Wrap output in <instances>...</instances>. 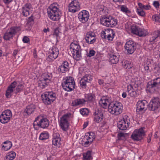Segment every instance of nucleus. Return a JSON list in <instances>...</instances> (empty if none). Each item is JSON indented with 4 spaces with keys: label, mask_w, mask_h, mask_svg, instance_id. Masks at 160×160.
<instances>
[{
    "label": "nucleus",
    "mask_w": 160,
    "mask_h": 160,
    "mask_svg": "<svg viewBox=\"0 0 160 160\" xmlns=\"http://www.w3.org/2000/svg\"><path fill=\"white\" fill-rule=\"evenodd\" d=\"M112 0L114 2H115V3H117V2H123V1L124 0Z\"/></svg>",
    "instance_id": "338daca9"
},
{
    "label": "nucleus",
    "mask_w": 160,
    "mask_h": 160,
    "mask_svg": "<svg viewBox=\"0 0 160 160\" xmlns=\"http://www.w3.org/2000/svg\"><path fill=\"white\" fill-rule=\"evenodd\" d=\"M132 33L139 37L145 36L147 34V32L145 29L141 28L136 25H132L131 27Z\"/></svg>",
    "instance_id": "2eb2a0df"
},
{
    "label": "nucleus",
    "mask_w": 160,
    "mask_h": 160,
    "mask_svg": "<svg viewBox=\"0 0 160 160\" xmlns=\"http://www.w3.org/2000/svg\"><path fill=\"white\" fill-rule=\"evenodd\" d=\"M22 41L24 43H28L30 42L29 39L27 36H24L23 38Z\"/></svg>",
    "instance_id": "6e6d98bb"
},
{
    "label": "nucleus",
    "mask_w": 160,
    "mask_h": 160,
    "mask_svg": "<svg viewBox=\"0 0 160 160\" xmlns=\"http://www.w3.org/2000/svg\"><path fill=\"white\" fill-rule=\"evenodd\" d=\"M47 13L49 18L54 21L58 20L60 18V12L54 4L51 5L47 9Z\"/></svg>",
    "instance_id": "7ed1b4c3"
},
{
    "label": "nucleus",
    "mask_w": 160,
    "mask_h": 160,
    "mask_svg": "<svg viewBox=\"0 0 160 160\" xmlns=\"http://www.w3.org/2000/svg\"><path fill=\"white\" fill-rule=\"evenodd\" d=\"M1 146L2 150L6 151L10 149L12 146V144L11 141L7 140L3 142Z\"/></svg>",
    "instance_id": "2f4dec72"
},
{
    "label": "nucleus",
    "mask_w": 160,
    "mask_h": 160,
    "mask_svg": "<svg viewBox=\"0 0 160 160\" xmlns=\"http://www.w3.org/2000/svg\"><path fill=\"white\" fill-rule=\"evenodd\" d=\"M86 139L87 141H83V142H84L83 144L85 147H88L90 144H91L92 143V141H90L91 142H90V140H89V139Z\"/></svg>",
    "instance_id": "864d4df0"
},
{
    "label": "nucleus",
    "mask_w": 160,
    "mask_h": 160,
    "mask_svg": "<svg viewBox=\"0 0 160 160\" xmlns=\"http://www.w3.org/2000/svg\"><path fill=\"white\" fill-rule=\"evenodd\" d=\"M61 138L59 134L58 133H55L53 134L52 138V145L56 147L60 146Z\"/></svg>",
    "instance_id": "a878e982"
},
{
    "label": "nucleus",
    "mask_w": 160,
    "mask_h": 160,
    "mask_svg": "<svg viewBox=\"0 0 160 160\" xmlns=\"http://www.w3.org/2000/svg\"><path fill=\"white\" fill-rule=\"evenodd\" d=\"M52 77V75L50 73H45L42 75L41 79L46 82V83H49L50 82Z\"/></svg>",
    "instance_id": "473e14b6"
},
{
    "label": "nucleus",
    "mask_w": 160,
    "mask_h": 160,
    "mask_svg": "<svg viewBox=\"0 0 160 160\" xmlns=\"http://www.w3.org/2000/svg\"><path fill=\"white\" fill-rule=\"evenodd\" d=\"M125 138V135L122 133H120L118 134V139L119 140H122Z\"/></svg>",
    "instance_id": "5fc2aeb1"
},
{
    "label": "nucleus",
    "mask_w": 160,
    "mask_h": 160,
    "mask_svg": "<svg viewBox=\"0 0 160 160\" xmlns=\"http://www.w3.org/2000/svg\"><path fill=\"white\" fill-rule=\"evenodd\" d=\"M97 12L100 14L102 15V16L106 15L108 13V12L106 11V8L103 6H98L97 9Z\"/></svg>",
    "instance_id": "f704fd0d"
},
{
    "label": "nucleus",
    "mask_w": 160,
    "mask_h": 160,
    "mask_svg": "<svg viewBox=\"0 0 160 160\" xmlns=\"http://www.w3.org/2000/svg\"><path fill=\"white\" fill-rule=\"evenodd\" d=\"M137 12L138 14L140 16L143 17L145 16V13L144 11L139 7L137 8Z\"/></svg>",
    "instance_id": "8fccbe9b"
},
{
    "label": "nucleus",
    "mask_w": 160,
    "mask_h": 160,
    "mask_svg": "<svg viewBox=\"0 0 160 160\" xmlns=\"http://www.w3.org/2000/svg\"><path fill=\"white\" fill-rule=\"evenodd\" d=\"M3 2L6 5L9 4L13 0H3Z\"/></svg>",
    "instance_id": "e2e57ef3"
},
{
    "label": "nucleus",
    "mask_w": 160,
    "mask_h": 160,
    "mask_svg": "<svg viewBox=\"0 0 160 160\" xmlns=\"http://www.w3.org/2000/svg\"><path fill=\"white\" fill-rule=\"evenodd\" d=\"M62 85L63 89L67 92L74 90L75 87L74 78L70 76L66 77L62 80Z\"/></svg>",
    "instance_id": "39448f33"
},
{
    "label": "nucleus",
    "mask_w": 160,
    "mask_h": 160,
    "mask_svg": "<svg viewBox=\"0 0 160 160\" xmlns=\"http://www.w3.org/2000/svg\"><path fill=\"white\" fill-rule=\"evenodd\" d=\"M86 102L85 99L83 98H78L72 101L71 103L72 106L76 107L79 105H84Z\"/></svg>",
    "instance_id": "cd10ccee"
},
{
    "label": "nucleus",
    "mask_w": 160,
    "mask_h": 160,
    "mask_svg": "<svg viewBox=\"0 0 160 160\" xmlns=\"http://www.w3.org/2000/svg\"><path fill=\"white\" fill-rule=\"evenodd\" d=\"M69 63L68 62L65 61L62 64L59 66L58 68V71L60 73H65L68 70Z\"/></svg>",
    "instance_id": "bb28decb"
},
{
    "label": "nucleus",
    "mask_w": 160,
    "mask_h": 160,
    "mask_svg": "<svg viewBox=\"0 0 160 160\" xmlns=\"http://www.w3.org/2000/svg\"><path fill=\"white\" fill-rule=\"evenodd\" d=\"M138 82H132L127 86V92L128 94L132 97H136L139 94L137 87H138Z\"/></svg>",
    "instance_id": "9b49d317"
},
{
    "label": "nucleus",
    "mask_w": 160,
    "mask_h": 160,
    "mask_svg": "<svg viewBox=\"0 0 160 160\" xmlns=\"http://www.w3.org/2000/svg\"><path fill=\"white\" fill-rule=\"evenodd\" d=\"M80 113L83 116H87L89 113V110L87 108H83L80 110Z\"/></svg>",
    "instance_id": "de8ad7c7"
},
{
    "label": "nucleus",
    "mask_w": 160,
    "mask_h": 160,
    "mask_svg": "<svg viewBox=\"0 0 160 160\" xmlns=\"http://www.w3.org/2000/svg\"><path fill=\"white\" fill-rule=\"evenodd\" d=\"M21 30L20 27H13L7 29L4 33L3 38L4 40L8 41L12 39L16 33Z\"/></svg>",
    "instance_id": "9d476101"
},
{
    "label": "nucleus",
    "mask_w": 160,
    "mask_h": 160,
    "mask_svg": "<svg viewBox=\"0 0 160 160\" xmlns=\"http://www.w3.org/2000/svg\"><path fill=\"white\" fill-rule=\"evenodd\" d=\"M49 125V120L46 118L42 117L41 116H38L36 118L34 121L33 126L35 128L36 127L38 126L42 128H46Z\"/></svg>",
    "instance_id": "6e6552de"
},
{
    "label": "nucleus",
    "mask_w": 160,
    "mask_h": 160,
    "mask_svg": "<svg viewBox=\"0 0 160 160\" xmlns=\"http://www.w3.org/2000/svg\"><path fill=\"white\" fill-rule=\"evenodd\" d=\"M120 9L122 12L125 13L128 16L131 12L130 10L125 5H122L120 8Z\"/></svg>",
    "instance_id": "37998d69"
},
{
    "label": "nucleus",
    "mask_w": 160,
    "mask_h": 160,
    "mask_svg": "<svg viewBox=\"0 0 160 160\" xmlns=\"http://www.w3.org/2000/svg\"><path fill=\"white\" fill-rule=\"evenodd\" d=\"M148 88L151 92L153 93L158 91L160 88V86L152 80L148 83Z\"/></svg>",
    "instance_id": "b1692460"
},
{
    "label": "nucleus",
    "mask_w": 160,
    "mask_h": 160,
    "mask_svg": "<svg viewBox=\"0 0 160 160\" xmlns=\"http://www.w3.org/2000/svg\"><path fill=\"white\" fill-rule=\"evenodd\" d=\"M34 21V20L33 18V17L31 16L28 19V22H33Z\"/></svg>",
    "instance_id": "0e129e2a"
},
{
    "label": "nucleus",
    "mask_w": 160,
    "mask_h": 160,
    "mask_svg": "<svg viewBox=\"0 0 160 160\" xmlns=\"http://www.w3.org/2000/svg\"><path fill=\"white\" fill-rule=\"evenodd\" d=\"M122 63V66L126 69L131 68L132 66V64L129 61L126 60H123Z\"/></svg>",
    "instance_id": "58836bf2"
},
{
    "label": "nucleus",
    "mask_w": 160,
    "mask_h": 160,
    "mask_svg": "<svg viewBox=\"0 0 160 160\" xmlns=\"http://www.w3.org/2000/svg\"><path fill=\"white\" fill-rule=\"evenodd\" d=\"M152 81L156 83H157L160 86V77L156 78L154 79Z\"/></svg>",
    "instance_id": "13d9d810"
},
{
    "label": "nucleus",
    "mask_w": 160,
    "mask_h": 160,
    "mask_svg": "<svg viewBox=\"0 0 160 160\" xmlns=\"http://www.w3.org/2000/svg\"><path fill=\"white\" fill-rule=\"evenodd\" d=\"M4 113V115H6L7 117L10 119L12 117V113L11 111L7 109L5 110L2 112Z\"/></svg>",
    "instance_id": "3c124183"
},
{
    "label": "nucleus",
    "mask_w": 160,
    "mask_h": 160,
    "mask_svg": "<svg viewBox=\"0 0 160 160\" xmlns=\"http://www.w3.org/2000/svg\"><path fill=\"white\" fill-rule=\"evenodd\" d=\"M85 40L86 42L88 44H93L96 40L95 33L92 32H87L85 36Z\"/></svg>",
    "instance_id": "412c9836"
},
{
    "label": "nucleus",
    "mask_w": 160,
    "mask_h": 160,
    "mask_svg": "<svg viewBox=\"0 0 160 160\" xmlns=\"http://www.w3.org/2000/svg\"><path fill=\"white\" fill-rule=\"evenodd\" d=\"M16 156V153L14 152L11 151L8 153L7 155L5 157V160H13Z\"/></svg>",
    "instance_id": "4c0bfd02"
},
{
    "label": "nucleus",
    "mask_w": 160,
    "mask_h": 160,
    "mask_svg": "<svg viewBox=\"0 0 160 160\" xmlns=\"http://www.w3.org/2000/svg\"><path fill=\"white\" fill-rule=\"evenodd\" d=\"M89 83L87 82V81H85L82 78L80 81V86L83 88H86L87 84Z\"/></svg>",
    "instance_id": "09e8293b"
},
{
    "label": "nucleus",
    "mask_w": 160,
    "mask_h": 160,
    "mask_svg": "<svg viewBox=\"0 0 160 160\" xmlns=\"http://www.w3.org/2000/svg\"><path fill=\"white\" fill-rule=\"evenodd\" d=\"M109 100L106 97H102L99 101V104L103 108H106L110 103Z\"/></svg>",
    "instance_id": "7c9ffc66"
},
{
    "label": "nucleus",
    "mask_w": 160,
    "mask_h": 160,
    "mask_svg": "<svg viewBox=\"0 0 160 160\" xmlns=\"http://www.w3.org/2000/svg\"><path fill=\"white\" fill-rule=\"evenodd\" d=\"M94 120L97 123H99L102 120L103 114L101 109H97L95 111L93 114Z\"/></svg>",
    "instance_id": "393cba45"
},
{
    "label": "nucleus",
    "mask_w": 160,
    "mask_h": 160,
    "mask_svg": "<svg viewBox=\"0 0 160 160\" xmlns=\"http://www.w3.org/2000/svg\"><path fill=\"white\" fill-rule=\"evenodd\" d=\"M95 138V135L94 133L92 132H90L87 133L84 137V140L85 139H89L91 141H93Z\"/></svg>",
    "instance_id": "c9c22d12"
},
{
    "label": "nucleus",
    "mask_w": 160,
    "mask_h": 160,
    "mask_svg": "<svg viewBox=\"0 0 160 160\" xmlns=\"http://www.w3.org/2000/svg\"><path fill=\"white\" fill-rule=\"evenodd\" d=\"M153 20L156 22H160V14L159 15H154L152 17Z\"/></svg>",
    "instance_id": "603ef678"
},
{
    "label": "nucleus",
    "mask_w": 160,
    "mask_h": 160,
    "mask_svg": "<svg viewBox=\"0 0 160 160\" xmlns=\"http://www.w3.org/2000/svg\"><path fill=\"white\" fill-rule=\"evenodd\" d=\"M148 105V102L146 100H143L138 101L137 104V112H144L146 110Z\"/></svg>",
    "instance_id": "4be33fe9"
},
{
    "label": "nucleus",
    "mask_w": 160,
    "mask_h": 160,
    "mask_svg": "<svg viewBox=\"0 0 160 160\" xmlns=\"http://www.w3.org/2000/svg\"><path fill=\"white\" fill-rule=\"evenodd\" d=\"M32 10L31 4L27 3L22 8L21 14L23 16L27 17L30 15Z\"/></svg>",
    "instance_id": "5701e85b"
},
{
    "label": "nucleus",
    "mask_w": 160,
    "mask_h": 160,
    "mask_svg": "<svg viewBox=\"0 0 160 160\" xmlns=\"http://www.w3.org/2000/svg\"><path fill=\"white\" fill-rule=\"evenodd\" d=\"M86 102H93L95 99V96L93 93L85 94L84 95Z\"/></svg>",
    "instance_id": "72a5a7b5"
},
{
    "label": "nucleus",
    "mask_w": 160,
    "mask_h": 160,
    "mask_svg": "<svg viewBox=\"0 0 160 160\" xmlns=\"http://www.w3.org/2000/svg\"><path fill=\"white\" fill-rule=\"evenodd\" d=\"M138 5L139 8L143 10H148L151 8V6L149 5H144L140 2H139Z\"/></svg>",
    "instance_id": "a18cd8bd"
},
{
    "label": "nucleus",
    "mask_w": 160,
    "mask_h": 160,
    "mask_svg": "<svg viewBox=\"0 0 160 160\" xmlns=\"http://www.w3.org/2000/svg\"><path fill=\"white\" fill-rule=\"evenodd\" d=\"M36 108L35 105L33 104H31L27 106L24 110V112L27 115H29L32 114L34 112Z\"/></svg>",
    "instance_id": "c756f323"
},
{
    "label": "nucleus",
    "mask_w": 160,
    "mask_h": 160,
    "mask_svg": "<svg viewBox=\"0 0 160 160\" xmlns=\"http://www.w3.org/2000/svg\"><path fill=\"white\" fill-rule=\"evenodd\" d=\"M108 108V112L112 114L118 115L122 112V104L120 102H111Z\"/></svg>",
    "instance_id": "0eeeda50"
},
{
    "label": "nucleus",
    "mask_w": 160,
    "mask_h": 160,
    "mask_svg": "<svg viewBox=\"0 0 160 160\" xmlns=\"http://www.w3.org/2000/svg\"><path fill=\"white\" fill-rule=\"evenodd\" d=\"M98 82L100 85H103L104 83L103 80L101 79H99L98 81Z\"/></svg>",
    "instance_id": "774afa93"
},
{
    "label": "nucleus",
    "mask_w": 160,
    "mask_h": 160,
    "mask_svg": "<svg viewBox=\"0 0 160 160\" xmlns=\"http://www.w3.org/2000/svg\"><path fill=\"white\" fill-rule=\"evenodd\" d=\"M144 129V128H141L135 130L132 134L131 138L134 141L141 140L145 134Z\"/></svg>",
    "instance_id": "ddd939ff"
},
{
    "label": "nucleus",
    "mask_w": 160,
    "mask_h": 160,
    "mask_svg": "<svg viewBox=\"0 0 160 160\" xmlns=\"http://www.w3.org/2000/svg\"><path fill=\"white\" fill-rule=\"evenodd\" d=\"M136 44L132 40H129L126 43L125 48L128 53L132 54L134 52L136 48Z\"/></svg>",
    "instance_id": "6ab92c4d"
},
{
    "label": "nucleus",
    "mask_w": 160,
    "mask_h": 160,
    "mask_svg": "<svg viewBox=\"0 0 160 160\" xmlns=\"http://www.w3.org/2000/svg\"><path fill=\"white\" fill-rule=\"evenodd\" d=\"M87 82L89 83L92 79V76L90 74H86L82 78Z\"/></svg>",
    "instance_id": "49530a36"
},
{
    "label": "nucleus",
    "mask_w": 160,
    "mask_h": 160,
    "mask_svg": "<svg viewBox=\"0 0 160 160\" xmlns=\"http://www.w3.org/2000/svg\"><path fill=\"white\" fill-rule=\"evenodd\" d=\"M160 106V99L158 97H154L152 99L148 104L149 110L154 111Z\"/></svg>",
    "instance_id": "dca6fc26"
},
{
    "label": "nucleus",
    "mask_w": 160,
    "mask_h": 160,
    "mask_svg": "<svg viewBox=\"0 0 160 160\" xmlns=\"http://www.w3.org/2000/svg\"><path fill=\"white\" fill-rule=\"evenodd\" d=\"M89 17V12L85 10H83L80 12L78 15V18L79 20L82 23H85L87 22Z\"/></svg>",
    "instance_id": "aec40b11"
},
{
    "label": "nucleus",
    "mask_w": 160,
    "mask_h": 160,
    "mask_svg": "<svg viewBox=\"0 0 160 160\" xmlns=\"http://www.w3.org/2000/svg\"><path fill=\"white\" fill-rule=\"evenodd\" d=\"M151 137L152 135L151 134H149L147 138V142L148 143H149L151 141Z\"/></svg>",
    "instance_id": "69168bd1"
},
{
    "label": "nucleus",
    "mask_w": 160,
    "mask_h": 160,
    "mask_svg": "<svg viewBox=\"0 0 160 160\" xmlns=\"http://www.w3.org/2000/svg\"><path fill=\"white\" fill-rule=\"evenodd\" d=\"M68 8V10L69 12L75 13L80 10V4L78 1L73 0L69 4Z\"/></svg>",
    "instance_id": "f3484780"
},
{
    "label": "nucleus",
    "mask_w": 160,
    "mask_h": 160,
    "mask_svg": "<svg viewBox=\"0 0 160 160\" xmlns=\"http://www.w3.org/2000/svg\"><path fill=\"white\" fill-rule=\"evenodd\" d=\"M60 32L58 29L57 28L54 30L53 35H55L56 36L58 37V36Z\"/></svg>",
    "instance_id": "052dcab7"
},
{
    "label": "nucleus",
    "mask_w": 160,
    "mask_h": 160,
    "mask_svg": "<svg viewBox=\"0 0 160 160\" xmlns=\"http://www.w3.org/2000/svg\"><path fill=\"white\" fill-rule=\"evenodd\" d=\"M130 124V118L127 115L123 116L122 119L117 123L118 128L122 130H126Z\"/></svg>",
    "instance_id": "f8f14e48"
},
{
    "label": "nucleus",
    "mask_w": 160,
    "mask_h": 160,
    "mask_svg": "<svg viewBox=\"0 0 160 160\" xmlns=\"http://www.w3.org/2000/svg\"><path fill=\"white\" fill-rule=\"evenodd\" d=\"M41 79L38 82V86L41 88L43 89L47 86L48 83Z\"/></svg>",
    "instance_id": "c03bdc74"
},
{
    "label": "nucleus",
    "mask_w": 160,
    "mask_h": 160,
    "mask_svg": "<svg viewBox=\"0 0 160 160\" xmlns=\"http://www.w3.org/2000/svg\"><path fill=\"white\" fill-rule=\"evenodd\" d=\"M150 65V64H146L144 66L145 70L147 72H148L149 71V67Z\"/></svg>",
    "instance_id": "680f3d73"
},
{
    "label": "nucleus",
    "mask_w": 160,
    "mask_h": 160,
    "mask_svg": "<svg viewBox=\"0 0 160 160\" xmlns=\"http://www.w3.org/2000/svg\"><path fill=\"white\" fill-rule=\"evenodd\" d=\"M43 102L46 105H50L56 99V94L52 92H45L41 95Z\"/></svg>",
    "instance_id": "1a4fd4ad"
},
{
    "label": "nucleus",
    "mask_w": 160,
    "mask_h": 160,
    "mask_svg": "<svg viewBox=\"0 0 160 160\" xmlns=\"http://www.w3.org/2000/svg\"><path fill=\"white\" fill-rule=\"evenodd\" d=\"M101 24L107 27H113L118 24V20L110 16L104 15L100 19Z\"/></svg>",
    "instance_id": "423d86ee"
},
{
    "label": "nucleus",
    "mask_w": 160,
    "mask_h": 160,
    "mask_svg": "<svg viewBox=\"0 0 160 160\" xmlns=\"http://www.w3.org/2000/svg\"><path fill=\"white\" fill-rule=\"evenodd\" d=\"M160 39V31L158 30L153 32L152 37L150 38V41L152 43H153L154 42H157Z\"/></svg>",
    "instance_id": "c85d7f7f"
},
{
    "label": "nucleus",
    "mask_w": 160,
    "mask_h": 160,
    "mask_svg": "<svg viewBox=\"0 0 160 160\" xmlns=\"http://www.w3.org/2000/svg\"><path fill=\"white\" fill-rule=\"evenodd\" d=\"M49 138V133L48 132H42L39 137V139L41 140H44Z\"/></svg>",
    "instance_id": "ea45409f"
},
{
    "label": "nucleus",
    "mask_w": 160,
    "mask_h": 160,
    "mask_svg": "<svg viewBox=\"0 0 160 160\" xmlns=\"http://www.w3.org/2000/svg\"><path fill=\"white\" fill-rule=\"evenodd\" d=\"M70 47L73 58L77 61L79 60L82 58V49L78 43L77 42H72Z\"/></svg>",
    "instance_id": "20e7f679"
},
{
    "label": "nucleus",
    "mask_w": 160,
    "mask_h": 160,
    "mask_svg": "<svg viewBox=\"0 0 160 160\" xmlns=\"http://www.w3.org/2000/svg\"><path fill=\"white\" fill-rule=\"evenodd\" d=\"M115 36L114 31L111 29H108L102 31L101 33V36L102 38L107 39L109 41H112Z\"/></svg>",
    "instance_id": "4468645a"
},
{
    "label": "nucleus",
    "mask_w": 160,
    "mask_h": 160,
    "mask_svg": "<svg viewBox=\"0 0 160 160\" xmlns=\"http://www.w3.org/2000/svg\"><path fill=\"white\" fill-rule=\"evenodd\" d=\"M16 86V91L15 92V93H17L21 92L24 88L23 84L22 82H19L18 83L16 81L13 82L8 86L6 91V96L7 98H9L11 97V93L14 90H15V88Z\"/></svg>",
    "instance_id": "f03ea898"
},
{
    "label": "nucleus",
    "mask_w": 160,
    "mask_h": 160,
    "mask_svg": "<svg viewBox=\"0 0 160 160\" xmlns=\"http://www.w3.org/2000/svg\"><path fill=\"white\" fill-rule=\"evenodd\" d=\"M73 116L70 113L63 115L61 117L59 121L60 128L64 131H67L70 126V121L72 119Z\"/></svg>",
    "instance_id": "f257e3e1"
},
{
    "label": "nucleus",
    "mask_w": 160,
    "mask_h": 160,
    "mask_svg": "<svg viewBox=\"0 0 160 160\" xmlns=\"http://www.w3.org/2000/svg\"><path fill=\"white\" fill-rule=\"evenodd\" d=\"M59 50L58 48L53 46L49 50L48 59L49 61L54 60L57 58L59 54Z\"/></svg>",
    "instance_id": "a211bd4d"
},
{
    "label": "nucleus",
    "mask_w": 160,
    "mask_h": 160,
    "mask_svg": "<svg viewBox=\"0 0 160 160\" xmlns=\"http://www.w3.org/2000/svg\"><path fill=\"white\" fill-rule=\"evenodd\" d=\"M119 56H116L114 55H111L109 58L110 62L112 64H116L119 61Z\"/></svg>",
    "instance_id": "e433bc0d"
},
{
    "label": "nucleus",
    "mask_w": 160,
    "mask_h": 160,
    "mask_svg": "<svg viewBox=\"0 0 160 160\" xmlns=\"http://www.w3.org/2000/svg\"><path fill=\"white\" fill-rule=\"evenodd\" d=\"M95 53V52L93 50H91L88 54V56L89 57H91L93 56Z\"/></svg>",
    "instance_id": "4d7b16f0"
},
{
    "label": "nucleus",
    "mask_w": 160,
    "mask_h": 160,
    "mask_svg": "<svg viewBox=\"0 0 160 160\" xmlns=\"http://www.w3.org/2000/svg\"><path fill=\"white\" fill-rule=\"evenodd\" d=\"M92 158V152L90 151H87L83 155V160H91Z\"/></svg>",
    "instance_id": "79ce46f5"
},
{
    "label": "nucleus",
    "mask_w": 160,
    "mask_h": 160,
    "mask_svg": "<svg viewBox=\"0 0 160 160\" xmlns=\"http://www.w3.org/2000/svg\"><path fill=\"white\" fill-rule=\"evenodd\" d=\"M10 119L8 118L4 115V113L2 112L1 115L0 116V121L2 123H6L9 121Z\"/></svg>",
    "instance_id": "a19ab883"
},
{
    "label": "nucleus",
    "mask_w": 160,
    "mask_h": 160,
    "mask_svg": "<svg viewBox=\"0 0 160 160\" xmlns=\"http://www.w3.org/2000/svg\"><path fill=\"white\" fill-rule=\"evenodd\" d=\"M153 4L156 8H158L160 5L159 2L158 1H154L153 2Z\"/></svg>",
    "instance_id": "bf43d9fd"
}]
</instances>
